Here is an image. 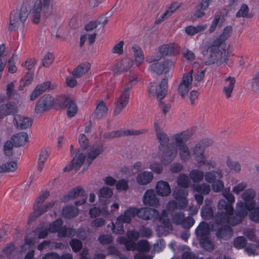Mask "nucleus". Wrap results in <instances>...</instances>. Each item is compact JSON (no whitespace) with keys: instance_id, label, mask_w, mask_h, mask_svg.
Instances as JSON below:
<instances>
[{"instance_id":"a18cd8bd","label":"nucleus","mask_w":259,"mask_h":259,"mask_svg":"<svg viewBox=\"0 0 259 259\" xmlns=\"http://www.w3.org/2000/svg\"><path fill=\"white\" fill-rule=\"evenodd\" d=\"M16 168V162L14 161L7 162L0 166V172L14 171Z\"/></svg>"},{"instance_id":"412c9836","label":"nucleus","mask_w":259,"mask_h":259,"mask_svg":"<svg viewBox=\"0 0 259 259\" xmlns=\"http://www.w3.org/2000/svg\"><path fill=\"white\" fill-rule=\"evenodd\" d=\"M143 202L145 204L156 206L159 204V200L156 197L154 190H148L145 193L143 196Z\"/></svg>"},{"instance_id":"13d9d810","label":"nucleus","mask_w":259,"mask_h":259,"mask_svg":"<svg viewBox=\"0 0 259 259\" xmlns=\"http://www.w3.org/2000/svg\"><path fill=\"white\" fill-rule=\"evenodd\" d=\"M70 245L74 252H78L82 246L81 241L78 239H72L70 242Z\"/></svg>"},{"instance_id":"a211bd4d","label":"nucleus","mask_w":259,"mask_h":259,"mask_svg":"<svg viewBox=\"0 0 259 259\" xmlns=\"http://www.w3.org/2000/svg\"><path fill=\"white\" fill-rule=\"evenodd\" d=\"M193 70L184 74L182 81L180 83L178 88V92L181 96L183 97L189 91V87L192 84L193 77Z\"/></svg>"},{"instance_id":"39448f33","label":"nucleus","mask_w":259,"mask_h":259,"mask_svg":"<svg viewBox=\"0 0 259 259\" xmlns=\"http://www.w3.org/2000/svg\"><path fill=\"white\" fill-rule=\"evenodd\" d=\"M191 179H177V183L179 187L176 188L173 192V196L179 203L180 209H184L187 206L188 202L186 197L188 192L186 188L190 186Z\"/></svg>"},{"instance_id":"f8f14e48","label":"nucleus","mask_w":259,"mask_h":259,"mask_svg":"<svg viewBox=\"0 0 259 259\" xmlns=\"http://www.w3.org/2000/svg\"><path fill=\"white\" fill-rule=\"evenodd\" d=\"M131 88L132 86L127 87L121 93L114 109L113 112L114 116H117L121 113L123 109L127 104L130 95V89Z\"/></svg>"},{"instance_id":"680f3d73","label":"nucleus","mask_w":259,"mask_h":259,"mask_svg":"<svg viewBox=\"0 0 259 259\" xmlns=\"http://www.w3.org/2000/svg\"><path fill=\"white\" fill-rule=\"evenodd\" d=\"M185 215L182 212L175 213L172 217V223L177 225H180L182 223Z\"/></svg>"},{"instance_id":"c9c22d12","label":"nucleus","mask_w":259,"mask_h":259,"mask_svg":"<svg viewBox=\"0 0 259 259\" xmlns=\"http://www.w3.org/2000/svg\"><path fill=\"white\" fill-rule=\"evenodd\" d=\"M63 215L66 219H72L77 215L78 213V209L72 206L65 207L62 211Z\"/></svg>"},{"instance_id":"c756f323","label":"nucleus","mask_w":259,"mask_h":259,"mask_svg":"<svg viewBox=\"0 0 259 259\" xmlns=\"http://www.w3.org/2000/svg\"><path fill=\"white\" fill-rule=\"evenodd\" d=\"M156 189L157 193L161 196H167L171 192L169 184L163 181L157 183Z\"/></svg>"},{"instance_id":"a878e982","label":"nucleus","mask_w":259,"mask_h":259,"mask_svg":"<svg viewBox=\"0 0 259 259\" xmlns=\"http://www.w3.org/2000/svg\"><path fill=\"white\" fill-rule=\"evenodd\" d=\"M91 65L89 62L83 63L77 66L72 71L74 77L79 78L85 74L90 70Z\"/></svg>"},{"instance_id":"f3484780","label":"nucleus","mask_w":259,"mask_h":259,"mask_svg":"<svg viewBox=\"0 0 259 259\" xmlns=\"http://www.w3.org/2000/svg\"><path fill=\"white\" fill-rule=\"evenodd\" d=\"M147 131L143 130H118L116 131H112L108 132L104 135V139H110L117 137H122L127 135H138L147 132Z\"/></svg>"},{"instance_id":"e433bc0d","label":"nucleus","mask_w":259,"mask_h":259,"mask_svg":"<svg viewBox=\"0 0 259 259\" xmlns=\"http://www.w3.org/2000/svg\"><path fill=\"white\" fill-rule=\"evenodd\" d=\"M132 50L134 53L135 63L137 66L140 65L144 61V57L142 50L138 47H132Z\"/></svg>"},{"instance_id":"ea45409f","label":"nucleus","mask_w":259,"mask_h":259,"mask_svg":"<svg viewBox=\"0 0 259 259\" xmlns=\"http://www.w3.org/2000/svg\"><path fill=\"white\" fill-rule=\"evenodd\" d=\"M60 237H72L75 234V230L71 228H67L65 227H61L57 231Z\"/></svg>"},{"instance_id":"7ed1b4c3","label":"nucleus","mask_w":259,"mask_h":259,"mask_svg":"<svg viewBox=\"0 0 259 259\" xmlns=\"http://www.w3.org/2000/svg\"><path fill=\"white\" fill-rule=\"evenodd\" d=\"M191 135L188 131H184L179 134H175L171 137L179 152V155L182 161H187L191 157L190 149L186 142L190 139Z\"/></svg>"},{"instance_id":"69168bd1","label":"nucleus","mask_w":259,"mask_h":259,"mask_svg":"<svg viewBox=\"0 0 259 259\" xmlns=\"http://www.w3.org/2000/svg\"><path fill=\"white\" fill-rule=\"evenodd\" d=\"M223 177L222 171L221 170H217V171H211L206 173L205 178L213 179V178H222Z\"/></svg>"},{"instance_id":"c85d7f7f","label":"nucleus","mask_w":259,"mask_h":259,"mask_svg":"<svg viewBox=\"0 0 259 259\" xmlns=\"http://www.w3.org/2000/svg\"><path fill=\"white\" fill-rule=\"evenodd\" d=\"M195 233L200 239L207 237L209 234L208 225L205 222H201L195 230Z\"/></svg>"},{"instance_id":"7c9ffc66","label":"nucleus","mask_w":259,"mask_h":259,"mask_svg":"<svg viewBox=\"0 0 259 259\" xmlns=\"http://www.w3.org/2000/svg\"><path fill=\"white\" fill-rule=\"evenodd\" d=\"M73 101V99L69 96H61L54 103V105L57 106L60 109H65Z\"/></svg>"},{"instance_id":"49530a36","label":"nucleus","mask_w":259,"mask_h":259,"mask_svg":"<svg viewBox=\"0 0 259 259\" xmlns=\"http://www.w3.org/2000/svg\"><path fill=\"white\" fill-rule=\"evenodd\" d=\"M249 9L246 4H243L236 14V17L251 18L252 15L248 13Z\"/></svg>"},{"instance_id":"423d86ee","label":"nucleus","mask_w":259,"mask_h":259,"mask_svg":"<svg viewBox=\"0 0 259 259\" xmlns=\"http://www.w3.org/2000/svg\"><path fill=\"white\" fill-rule=\"evenodd\" d=\"M49 195L50 192L48 191H42L40 193L34 203L33 212L30 215L29 222L31 221V220H32L33 219H35L36 217H38L41 215L55 204V202L52 201L48 204L41 205Z\"/></svg>"},{"instance_id":"cd10ccee","label":"nucleus","mask_w":259,"mask_h":259,"mask_svg":"<svg viewBox=\"0 0 259 259\" xmlns=\"http://www.w3.org/2000/svg\"><path fill=\"white\" fill-rule=\"evenodd\" d=\"M12 139L14 145L17 147L24 146L28 140V135L26 133H20L14 135Z\"/></svg>"},{"instance_id":"052dcab7","label":"nucleus","mask_w":259,"mask_h":259,"mask_svg":"<svg viewBox=\"0 0 259 259\" xmlns=\"http://www.w3.org/2000/svg\"><path fill=\"white\" fill-rule=\"evenodd\" d=\"M67 108V115L69 117H73L77 113V107L74 101L70 103Z\"/></svg>"},{"instance_id":"6ab92c4d","label":"nucleus","mask_w":259,"mask_h":259,"mask_svg":"<svg viewBox=\"0 0 259 259\" xmlns=\"http://www.w3.org/2000/svg\"><path fill=\"white\" fill-rule=\"evenodd\" d=\"M178 150L177 148L169 146L163 151L161 156V162L164 164H168L171 163L177 157Z\"/></svg>"},{"instance_id":"dca6fc26","label":"nucleus","mask_w":259,"mask_h":259,"mask_svg":"<svg viewBox=\"0 0 259 259\" xmlns=\"http://www.w3.org/2000/svg\"><path fill=\"white\" fill-rule=\"evenodd\" d=\"M172 63L170 60H165L164 62H156L149 66V70L157 74L160 75L163 73L168 72L171 67Z\"/></svg>"},{"instance_id":"2eb2a0df","label":"nucleus","mask_w":259,"mask_h":259,"mask_svg":"<svg viewBox=\"0 0 259 259\" xmlns=\"http://www.w3.org/2000/svg\"><path fill=\"white\" fill-rule=\"evenodd\" d=\"M219 46H215L212 44L211 46L208 48L209 54L205 61L206 65H209L217 62L220 59V62H222V53L220 51Z\"/></svg>"},{"instance_id":"c03bdc74","label":"nucleus","mask_w":259,"mask_h":259,"mask_svg":"<svg viewBox=\"0 0 259 259\" xmlns=\"http://www.w3.org/2000/svg\"><path fill=\"white\" fill-rule=\"evenodd\" d=\"M156 137L160 143L159 149H161V147H165L167 146L169 139L164 132L158 133Z\"/></svg>"},{"instance_id":"f704fd0d","label":"nucleus","mask_w":259,"mask_h":259,"mask_svg":"<svg viewBox=\"0 0 259 259\" xmlns=\"http://www.w3.org/2000/svg\"><path fill=\"white\" fill-rule=\"evenodd\" d=\"M224 18L221 16L220 12L217 13L215 15L214 19H213L211 24L209 28V33H212L215 30L218 25L221 27L222 23L224 22Z\"/></svg>"},{"instance_id":"8fccbe9b","label":"nucleus","mask_w":259,"mask_h":259,"mask_svg":"<svg viewBox=\"0 0 259 259\" xmlns=\"http://www.w3.org/2000/svg\"><path fill=\"white\" fill-rule=\"evenodd\" d=\"M120 243L124 244L125 248L127 250L134 251L136 250L137 244L131 240H127L126 238H122L120 239Z\"/></svg>"},{"instance_id":"ddd939ff","label":"nucleus","mask_w":259,"mask_h":259,"mask_svg":"<svg viewBox=\"0 0 259 259\" xmlns=\"http://www.w3.org/2000/svg\"><path fill=\"white\" fill-rule=\"evenodd\" d=\"M54 105V99L49 94L42 96L37 102L35 111L36 113H41L49 109Z\"/></svg>"},{"instance_id":"b1692460","label":"nucleus","mask_w":259,"mask_h":259,"mask_svg":"<svg viewBox=\"0 0 259 259\" xmlns=\"http://www.w3.org/2000/svg\"><path fill=\"white\" fill-rule=\"evenodd\" d=\"M225 84L223 92L227 98L232 96V92L234 88L236 79L233 77H228L224 80Z\"/></svg>"},{"instance_id":"5fc2aeb1","label":"nucleus","mask_w":259,"mask_h":259,"mask_svg":"<svg viewBox=\"0 0 259 259\" xmlns=\"http://www.w3.org/2000/svg\"><path fill=\"white\" fill-rule=\"evenodd\" d=\"M195 223L194 219L191 217L184 218L182 223L180 224L185 229H189Z\"/></svg>"},{"instance_id":"9b49d317","label":"nucleus","mask_w":259,"mask_h":259,"mask_svg":"<svg viewBox=\"0 0 259 259\" xmlns=\"http://www.w3.org/2000/svg\"><path fill=\"white\" fill-rule=\"evenodd\" d=\"M128 212L125 210L123 214L117 217L115 223L111 222V226L110 224L108 225V227H111L113 233L121 234L124 233L123 224L130 223L132 221Z\"/></svg>"},{"instance_id":"393cba45","label":"nucleus","mask_w":259,"mask_h":259,"mask_svg":"<svg viewBox=\"0 0 259 259\" xmlns=\"http://www.w3.org/2000/svg\"><path fill=\"white\" fill-rule=\"evenodd\" d=\"M17 126L20 129H26L29 127L32 123L31 119L27 117L16 115L14 117Z\"/></svg>"},{"instance_id":"bf43d9fd","label":"nucleus","mask_w":259,"mask_h":259,"mask_svg":"<svg viewBox=\"0 0 259 259\" xmlns=\"http://www.w3.org/2000/svg\"><path fill=\"white\" fill-rule=\"evenodd\" d=\"M160 52H162L164 55H170L174 52V45L169 44L159 48Z\"/></svg>"},{"instance_id":"a19ab883","label":"nucleus","mask_w":259,"mask_h":259,"mask_svg":"<svg viewBox=\"0 0 259 259\" xmlns=\"http://www.w3.org/2000/svg\"><path fill=\"white\" fill-rule=\"evenodd\" d=\"M49 154L47 150L45 149L41 151L39 155L37 163V168L40 171L42 170L44 167V164Z\"/></svg>"},{"instance_id":"20e7f679","label":"nucleus","mask_w":259,"mask_h":259,"mask_svg":"<svg viewBox=\"0 0 259 259\" xmlns=\"http://www.w3.org/2000/svg\"><path fill=\"white\" fill-rule=\"evenodd\" d=\"M78 141L82 149H78L77 150V152L72 160L71 164L63 168L64 172L71 170V169H74L75 171H77L84 162L87 157V153L84 150L88 147V141L84 134L79 135Z\"/></svg>"},{"instance_id":"2f4dec72","label":"nucleus","mask_w":259,"mask_h":259,"mask_svg":"<svg viewBox=\"0 0 259 259\" xmlns=\"http://www.w3.org/2000/svg\"><path fill=\"white\" fill-rule=\"evenodd\" d=\"M107 108L103 101H101L98 104L93 114L94 118L99 119L103 117L107 113Z\"/></svg>"},{"instance_id":"58836bf2","label":"nucleus","mask_w":259,"mask_h":259,"mask_svg":"<svg viewBox=\"0 0 259 259\" xmlns=\"http://www.w3.org/2000/svg\"><path fill=\"white\" fill-rule=\"evenodd\" d=\"M192 189L194 191L203 195L208 194L210 190V186L207 184L202 185H193Z\"/></svg>"},{"instance_id":"f03ea898","label":"nucleus","mask_w":259,"mask_h":259,"mask_svg":"<svg viewBox=\"0 0 259 259\" xmlns=\"http://www.w3.org/2000/svg\"><path fill=\"white\" fill-rule=\"evenodd\" d=\"M218 207L219 211L216 214L214 221L211 225L212 230L215 231V235L219 239L228 240L233 234V230L228 225L233 222L231 218L233 214V207L227 204L224 200L219 201Z\"/></svg>"},{"instance_id":"4c0bfd02","label":"nucleus","mask_w":259,"mask_h":259,"mask_svg":"<svg viewBox=\"0 0 259 259\" xmlns=\"http://www.w3.org/2000/svg\"><path fill=\"white\" fill-rule=\"evenodd\" d=\"M134 175V172L132 168H130L126 166H123L120 167L119 170L114 176L116 178L121 177H130Z\"/></svg>"},{"instance_id":"e2e57ef3","label":"nucleus","mask_w":259,"mask_h":259,"mask_svg":"<svg viewBox=\"0 0 259 259\" xmlns=\"http://www.w3.org/2000/svg\"><path fill=\"white\" fill-rule=\"evenodd\" d=\"M54 57L52 54L48 53L42 60V65L45 67H49L53 63Z\"/></svg>"},{"instance_id":"1a4fd4ad","label":"nucleus","mask_w":259,"mask_h":259,"mask_svg":"<svg viewBox=\"0 0 259 259\" xmlns=\"http://www.w3.org/2000/svg\"><path fill=\"white\" fill-rule=\"evenodd\" d=\"M254 207L252 203L249 204L241 201L238 202L236 204V216L233 217L232 214L231 217V220L233 221L231 223L233 226L240 224L243 221V218L247 215L248 211Z\"/></svg>"},{"instance_id":"9d476101","label":"nucleus","mask_w":259,"mask_h":259,"mask_svg":"<svg viewBox=\"0 0 259 259\" xmlns=\"http://www.w3.org/2000/svg\"><path fill=\"white\" fill-rule=\"evenodd\" d=\"M168 78L166 77L163 78L160 81L158 88L154 83H151L148 89V95L150 97L157 96L159 100L163 99L167 92Z\"/></svg>"},{"instance_id":"de8ad7c7","label":"nucleus","mask_w":259,"mask_h":259,"mask_svg":"<svg viewBox=\"0 0 259 259\" xmlns=\"http://www.w3.org/2000/svg\"><path fill=\"white\" fill-rule=\"evenodd\" d=\"M208 183H212V189L213 191L218 192L223 190L224 188V183L220 179L212 182L213 179H206Z\"/></svg>"},{"instance_id":"37998d69","label":"nucleus","mask_w":259,"mask_h":259,"mask_svg":"<svg viewBox=\"0 0 259 259\" xmlns=\"http://www.w3.org/2000/svg\"><path fill=\"white\" fill-rule=\"evenodd\" d=\"M150 245L146 240H140L136 244V250L140 252L146 253L149 251Z\"/></svg>"},{"instance_id":"6e6d98bb","label":"nucleus","mask_w":259,"mask_h":259,"mask_svg":"<svg viewBox=\"0 0 259 259\" xmlns=\"http://www.w3.org/2000/svg\"><path fill=\"white\" fill-rule=\"evenodd\" d=\"M63 222L61 219H57L50 224L49 230L50 232H57L62 226Z\"/></svg>"},{"instance_id":"0eeeda50","label":"nucleus","mask_w":259,"mask_h":259,"mask_svg":"<svg viewBox=\"0 0 259 259\" xmlns=\"http://www.w3.org/2000/svg\"><path fill=\"white\" fill-rule=\"evenodd\" d=\"M211 144V141L205 139L199 141L193 148V155L198 167L205 165L206 158L204 154L205 149Z\"/></svg>"},{"instance_id":"338daca9","label":"nucleus","mask_w":259,"mask_h":259,"mask_svg":"<svg viewBox=\"0 0 259 259\" xmlns=\"http://www.w3.org/2000/svg\"><path fill=\"white\" fill-rule=\"evenodd\" d=\"M113 194L112 190L107 187H104L100 190L99 196L103 198H109Z\"/></svg>"},{"instance_id":"79ce46f5","label":"nucleus","mask_w":259,"mask_h":259,"mask_svg":"<svg viewBox=\"0 0 259 259\" xmlns=\"http://www.w3.org/2000/svg\"><path fill=\"white\" fill-rule=\"evenodd\" d=\"M180 4L178 3H172L168 8V9L166 10L161 16V20L163 21L170 16L180 7Z\"/></svg>"},{"instance_id":"4be33fe9","label":"nucleus","mask_w":259,"mask_h":259,"mask_svg":"<svg viewBox=\"0 0 259 259\" xmlns=\"http://www.w3.org/2000/svg\"><path fill=\"white\" fill-rule=\"evenodd\" d=\"M17 112V106L13 102H9L6 104H2L0 106V116L3 118L4 116L14 114Z\"/></svg>"},{"instance_id":"bb28decb","label":"nucleus","mask_w":259,"mask_h":259,"mask_svg":"<svg viewBox=\"0 0 259 259\" xmlns=\"http://www.w3.org/2000/svg\"><path fill=\"white\" fill-rule=\"evenodd\" d=\"M133 65V60L126 58L123 59L116 64V68L119 73L127 71Z\"/></svg>"},{"instance_id":"864d4df0","label":"nucleus","mask_w":259,"mask_h":259,"mask_svg":"<svg viewBox=\"0 0 259 259\" xmlns=\"http://www.w3.org/2000/svg\"><path fill=\"white\" fill-rule=\"evenodd\" d=\"M201 215L205 220L211 219L213 217V211L211 207L205 206L202 208Z\"/></svg>"},{"instance_id":"aec40b11","label":"nucleus","mask_w":259,"mask_h":259,"mask_svg":"<svg viewBox=\"0 0 259 259\" xmlns=\"http://www.w3.org/2000/svg\"><path fill=\"white\" fill-rule=\"evenodd\" d=\"M103 151V145L102 144L94 145L92 146L90 152L88 153V157H86V162L87 164V168L92 163L93 160L101 154Z\"/></svg>"},{"instance_id":"603ef678","label":"nucleus","mask_w":259,"mask_h":259,"mask_svg":"<svg viewBox=\"0 0 259 259\" xmlns=\"http://www.w3.org/2000/svg\"><path fill=\"white\" fill-rule=\"evenodd\" d=\"M166 212L164 210L162 212L161 215L159 218V221L164 226V227L169 230H172V226L170 222V220L166 218Z\"/></svg>"},{"instance_id":"4d7b16f0","label":"nucleus","mask_w":259,"mask_h":259,"mask_svg":"<svg viewBox=\"0 0 259 259\" xmlns=\"http://www.w3.org/2000/svg\"><path fill=\"white\" fill-rule=\"evenodd\" d=\"M222 194L224 197L228 200L229 203H228L225 200L224 201L227 203V204L231 205L233 207L232 203H233L235 202V197L234 195L230 193V189L227 188L225 189L223 191Z\"/></svg>"},{"instance_id":"0e129e2a","label":"nucleus","mask_w":259,"mask_h":259,"mask_svg":"<svg viewBox=\"0 0 259 259\" xmlns=\"http://www.w3.org/2000/svg\"><path fill=\"white\" fill-rule=\"evenodd\" d=\"M8 71L10 73H14L17 70V68L15 66V59L14 58V54L10 58L8 62Z\"/></svg>"},{"instance_id":"5701e85b","label":"nucleus","mask_w":259,"mask_h":259,"mask_svg":"<svg viewBox=\"0 0 259 259\" xmlns=\"http://www.w3.org/2000/svg\"><path fill=\"white\" fill-rule=\"evenodd\" d=\"M232 33L231 26H227L223 29L222 33L213 41V44L215 46H220L228 39Z\"/></svg>"},{"instance_id":"f257e3e1","label":"nucleus","mask_w":259,"mask_h":259,"mask_svg":"<svg viewBox=\"0 0 259 259\" xmlns=\"http://www.w3.org/2000/svg\"><path fill=\"white\" fill-rule=\"evenodd\" d=\"M52 3L51 0H35L34 3L26 0L20 12L13 11L10 16L9 30L17 29L21 23H24L29 15L32 23L39 24L52 14Z\"/></svg>"},{"instance_id":"3c124183","label":"nucleus","mask_w":259,"mask_h":259,"mask_svg":"<svg viewBox=\"0 0 259 259\" xmlns=\"http://www.w3.org/2000/svg\"><path fill=\"white\" fill-rule=\"evenodd\" d=\"M246 243L245 238L243 236L238 237L234 239V246L237 249L244 248Z\"/></svg>"},{"instance_id":"473e14b6","label":"nucleus","mask_w":259,"mask_h":259,"mask_svg":"<svg viewBox=\"0 0 259 259\" xmlns=\"http://www.w3.org/2000/svg\"><path fill=\"white\" fill-rule=\"evenodd\" d=\"M226 165L228 168L233 172L239 173L241 171L240 163L238 161L233 160L229 157L227 158Z\"/></svg>"},{"instance_id":"6e6552de","label":"nucleus","mask_w":259,"mask_h":259,"mask_svg":"<svg viewBox=\"0 0 259 259\" xmlns=\"http://www.w3.org/2000/svg\"><path fill=\"white\" fill-rule=\"evenodd\" d=\"M128 211V214L131 219L137 215L139 218L143 220H155L158 218L159 212L156 209L143 207L137 209L134 207H130L126 210Z\"/></svg>"},{"instance_id":"72a5a7b5","label":"nucleus","mask_w":259,"mask_h":259,"mask_svg":"<svg viewBox=\"0 0 259 259\" xmlns=\"http://www.w3.org/2000/svg\"><path fill=\"white\" fill-rule=\"evenodd\" d=\"M255 196V193L254 191L252 189L246 190L244 191L242 195V197L245 203H252L253 206H255V202L253 200V198Z\"/></svg>"},{"instance_id":"774afa93","label":"nucleus","mask_w":259,"mask_h":259,"mask_svg":"<svg viewBox=\"0 0 259 259\" xmlns=\"http://www.w3.org/2000/svg\"><path fill=\"white\" fill-rule=\"evenodd\" d=\"M128 187V183L125 179H121L116 184V188L118 190L124 191Z\"/></svg>"},{"instance_id":"09e8293b","label":"nucleus","mask_w":259,"mask_h":259,"mask_svg":"<svg viewBox=\"0 0 259 259\" xmlns=\"http://www.w3.org/2000/svg\"><path fill=\"white\" fill-rule=\"evenodd\" d=\"M200 242L201 245L205 250L210 251L213 249V243L208 238V237L200 239Z\"/></svg>"},{"instance_id":"4468645a","label":"nucleus","mask_w":259,"mask_h":259,"mask_svg":"<svg viewBox=\"0 0 259 259\" xmlns=\"http://www.w3.org/2000/svg\"><path fill=\"white\" fill-rule=\"evenodd\" d=\"M80 196V200L76 201L75 204L76 206L81 205L85 203L87 197L84 196V191L80 187H77L71 190L67 195L64 196L62 198V201H66L70 199H74L77 196Z\"/></svg>"}]
</instances>
